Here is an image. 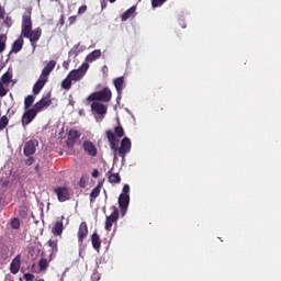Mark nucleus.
<instances>
[{
    "mask_svg": "<svg viewBox=\"0 0 281 281\" xmlns=\"http://www.w3.org/2000/svg\"><path fill=\"white\" fill-rule=\"evenodd\" d=\"M2 9H3V7H1V4H0V12H2Z\"/></svg>",
    "mask_w": 281,
    "mask_h": 281,
    "instance_id": "nucleus-48",
    "label": "nucleus"
},
{
    "mask_svg": "<svg viewBox=\"0 0 281 281\" xmlns=\"http://www.w3.org/2000/svg\"><path fill=\"white\" fill-rule=\"evenodd\" d=\"M108 181L110 183H121L122 178L120 177V173H113L112 170L108 172Z\"/></svg>",
    "mask_w": 281,
    "mask_h": 281,
    "instance_id": "nucleus-24",
    "label": "nucleus"
},
{
    "mask_svg": "<svg viewBox=\"0 0 281 281\" xmlns=\"http://www.w3.org/2000/svg\"><path fill=\"white\" fill-rule=\"evenodd\" d=\"M72 85H74V81L67 75V77L61 81V89H65V91H69Z\"/></svg>",
    "mask_w": 281,
    "mask_h": 281,
    "instance_id": "nucleus-26",
    "label": "nucleus"
},
{
    "mask_svg": "<svg viewBox=\"0 0 281 281\" xmlns=\"http://www.w3.org/2000/svg\"><path fill=\"white\" fill-rule=\"evenodd\" d=\"M87 71H89V64L83 63L79 68L72 69L68 74V78H70L72 82H80V80H82L85 76H87Z\"/></svg>",
    "mask_w": 281,
    "mask_h": 281,
    "instance_id": "nucleus-4",
    "label": "nucleus"
},
{
    "mask_svg": "<svg viewBox=\"0 0 281 281\" xmlns=\"http://www.w3.org/2000/svg\"><path fill=\"white\" fill-rule=\"evenodd\" d=\"M82 148L87 155L90 157H98V147L91 140H85L82 144Z\"/></svg>",
    "mask_w": 281,
    "mask_h": 281,
    "instance_id": "nucleus-12",
    "label": "nucleus"
},
{
    "mask_svg": "<svg viewBox=\"0 0 281 281\" xmlns=\"http://www.w3.org/2000/svg\"><path fill=\"white\" fill-rule=\"evenodd\" d=\"M113 82L117 94L122 95V91H124V77H117Z\"/></svg>",
    "mask_w": 281,
    "mask_h": 281,
    "instance_id": "nucleus-20",
    "label": "nucleus"
},
{
    "mask_svg": "<svg viewBox=\"0 0 281 281\" xmlns=\"http://www.w3.org/2000/svg\"><path fill=\"white\" fill-rule=\"evenodd\" d=\"M113 97L111 89L103 88L101 91H97L89 95L88 100L92 102H111V98Z\"/></svg>",
    "mask_w": 281,
    "mask_h": 281,
    "instance_id": "nucleus-3",
    "label": "nucleus"
},
{
    "mask_svg": "<svg viewBox=\"0 0 281 281\" xmlns=\"http://www.w3.org/2000/svg\"><path fill=\"white\" fill-rule=\"evenodd\" d=\"M3 25L10 30L12 27V18L10 15H7L3 20Z\"/></svg>",
    "mask_w": 281,
    "mask_h": 281,
    "instance_id": "nucleus-34",
    "label": "nucleus"
},
{
    "mask_svg": "<svg viewBox=\"0 0 281 281\" xmlns=\"http://www.w3.org/2000/svg\"><path fill=\"white\" fill-rule=\"evenodd\" d=\"M54 192L57 194V199L60 203H65V201L71 199V193L67 187H57L54 189Z\"/></svg>",
    "mask_w": 281,
    "mask_h": 281,
    "instance_id": "nucleus-7",
    "label": "nucleus"
},
{
    "mask_svg": "<svg viewBox=\"0 0 281 281\" xmlns=\"http://www.w3.org/2000/svg\"><path fill=\"white\" fill-rule=\"evenodd\" d=\"M10 120H8V116L3 115L0 119V131H3V128H5V126H8Z\"/></svg>",
    "mask_w": 281,
    "mask_h": 281,
    "instance_id": "nucleus-30",
    "label": "nucleus"
},
{
    "mask_svg": "<svg viewBox=\"0 0 281 281\" xmlns=\"http://www.w3.org/2000/svg\"><path fill=\"white\" fill-rule=\"evenodd\" d=\"M116 0H109L110 3H115Z\"/></svg>",
    "mask_w": 281,
    "mask_h": 281,
    "instance_id": "nucleus-47",
    "label": "nucleus"
},
{
    "mask_svg": "<svg viewBox=\"0 0 281 281\" xmlns=\"http://www.w3.org/2000/svg\"><path fill=\"white\" fill-rule=\"evenodd\" d=\"M85 12H87V5L86 4L79 7V9H78V14H85Z\"/></svg>",
    "mask_w": 281,
    "mask_h": 281,
    "instance_id": "nucleus-38",
    "label": "nucleus"
},
{
    "mask_svg": "<svg viewBox=\"0 0 281 281\" xmlns=\"http://www.w3.org/2000/svg\"><path fill=\"white\" fill-rule=\"evenodd\" d=\"M54 69H56V60H49L43 68L40 76H42V78H46V80H49V74H52Z\"/></svg>",
    "mask_w": 281,
    "mask_h": 281,
    "instance_id": "nucleus-14",
    "label": "nucleus"
},
{
    "mask_svg": "<svg viewBox=\"0 0 281 281\" xmlns=\"http://www.w3.org/2000/svg\"><path fill=\"white\" fill-rule=\"evenodd\" d=\"M168 0H151L153 8H161L162 4L166 3Z\"/></svg>",
    "mask_w": 281,
    "mask_h": 281,
    "instance_id": "nucleus-32",
    "label": "nucleus"
},
{
    "mask_svg": "<svg viewBox=\"0 0 281 281\" xmlns=\"http://www.w3.org/2000/svg\"><path fill=\"white\" fill-rule=\"evenodd\" d=\"M21 270V255H18L14 257V259L10 263V272L13 273V276H16L19 271Z\"/></svg>",
    "mask_w": 281,
    "mask_h": 281,
    "instance_id": "nucleus-16",
    "label": "nucleus"
},
{
    "mask_svg": "<svg viewBox=\"0 0 281 281\" xmlns=\"http://www.w3.org/2000/svg\"><path fill=\"white\" fill-rule=\"evenodd\" d=\"M38 267L41 271H45L49 267V263L47 262V259H41L38 262Z\"/></svg>",
    "mask_w": 281,
    "mask_h": 281,
    "instance_id": "nucleus-31",
    "label": "nucleus"
},
{
    "mask_svg": "<svg viewBox=\"0 0 281 281\" xmlns=\"http://www.w3.org/2000/svg\"><path fill=\"white\" fill-rule=\"evenodd\" d=\"M91 243H92L93 249H95L97 251H100V248L102 247V239H100V235H98V233H93L91 235Z\"/></svg>",
    "mask_w": 281,
    "mask_h": 281,
    "instance_id": "nucleus-18",
    "label": "nucleus"
},
{
    "mask_svg": "<svg viewBox=\"0 0 281 281\" xmlns=\"http://www.w3.org/2000/svg\"><path fill=\"white\" fill-rule=\"evenodd\" d=\"M5 95H8V90L5 89L3 83L0 81V98H3Z\"/></svg>",
    "mask_w": 281,
    "mask_h": 281,
    "instance_id": "nucleus-35",
    "label": "nucleus"
},
{
    "mask_svg": "<svg viewBox=\"0 0 281 281\" xmlns=\"http://www.w3.org/2000/svg\"><path fill=\"white\" fill-rule=\"evenodd\" d=\"M92 177H93L94 179H98V177H100V171H98V169H94V170L92 171Z\"/></svg>",
    "mask_w": 281,
    "mask_h": 281,
    "instance_id": "nucleus-41",
    "label": "nucleus"
},
{
    "mask_svg": "<svg viewBox=\"0 0 281 281\" xmlns=\"http://www.w3.org/2000/svg\"><path fill=\"white\" fill-rule=\"evenodd\" d=\"M48 247H50L48 262H52V260L56 258V254H58V238L56 237L50 238L48 240Z\"/></svg>",
    "mask_w": 281,
    "mask_h": 281,
    "instance_id": "nucleus-13",
    "label": "nucleus"
},
{
    "mask_svg": "<svg viewBox=\"0 0 281 281\" xmlns=\"http://www.w3.org/2000/svg\"><path fill=\"white\" fill-rule=\"evenodd\" d=\"M49 79H46L45 77L40 76V78L36 80V82L33 86V94L38 95L41 91L43 90V87L47 85Z\"/></svg>",
    "mask_w": 281,
    "mask_h": 281,
    "instance_id": "nucleus-15",
    "label": "nucleus"
},
{
    "mask_svg": "<svg viewBox=\"0 0 281 281\" xmlns=\"http://www.w3.org/2000/svg\"><path fill=\"white\" fill-rule=\"evenodd\" d=\"M7 41H8V35L0 34V54H3V52H5Z\"/></svg>",
    "mask_w": 281,
    "mask_h": 281,
    "instance_id": "nucleus-28",
    "label": "nucleus"
},
{
    "mask_svg": "<svg viewBox=\"0 0 281 281\" xmlns=\"http://www.w3.org/2000/svg\"><path fill=\"white\" fill-rule=\"evenodd\" d=\"M11 80H12V75H10V72H5L2 75L0 82H2V85H10Z\"/></svg>",
    "mask_w": 281,
    "mask_h": 281,
    "instance_id": "nucleus-29",
    "label": "nucleus"
},
{
    "mask_svg": "<svg viewBox=\"0 0 281 281\" xmlns=\"http://www.w3.org/2000/svg\"><path fill=\"white\" fill-rule=\"evenodd\" d=\"M135 10H137L136 7H132L130 9H127L122 15H121V20L122 21H128L130 16H133V14H135Z\"/></svg>",
    "mask_w": 281,
    "mask_h": 281,
    "instance_id": "nucleus-25",
    "label": "nucleus"
},
{
    "mask_svg": "<svg viewBox=\"0 0 281 281\" xmlns=\"http://www.w3.org/2000/svg\"><path fill=\"white\" fill-rule=\"evenodd\" d=\"M34 100H36V97H34L33 94H29L24 99V109H30L34 104Z\"/></svg>",
    "mask_w": 281,
    "mask_h": 281,
    "instance_id": "nucleus-27",
    "label": "nucleus"
},
{
    "mask_svg": "<svg viewBox=\"0 0 281 281\" xmlns=\"http://www.w3.org/2000/svg\"><path fill=\"white\" fill-rule=\"evenodd\" d=\"M119 220H120V211L117 210V207L113 206V212L111 213V215L106 216V220H105L106 232H110L111 227H113V224L117 223Z\"/></svg>",
    "mask_w": 281,
    "mask_h": 281,
    "instance_id": "nucleus-8",
    "label": "nucleus"
},
{
    "mask_svg": "<svg viewBox=\"0 0 281 281\" xmlns=\"http://www.w3.org/2000/svg\"><path fill=\"white\" fill-rule=\"evenodd\" d=\"M91 109L94 113H97V115H106V105H104L103 103L100 102H92L91 104Z\"/></svg>",
    "mask_w": 281,
    "mask_h": 281,
    "instance_id": "nucleus-17",
    "label": "nucleus"
},
{
    "mask_svg": "<svg viewBox=\"0 0 281 281\" xmlns=\"http://www.w3.org/2000/svg\"><path fill=\"white\" fill-rule=\"evenodd\" d=\"M24 280H25V281H34V274H32V273H25V274H24Z\"/></svg>",
    "mask_w": 281,
    "mask_h": 281,
    "instance_id": "nucleus-37",
    "label": "nucleus"
},
{
    "mask_svg": "<svg viewBox=\"0 0 281 281\" xmlns=\"http://www.w3.org/2000/svg\"><path fill=\"white\" fill-rule=\"evenodd\" d=\"M25 112L22 115V126H27L36 120V115H38V112L34 108L24 109Z\"/></svg>",
    "mask_w": 281,
    "mask_h": 281,
    "instance_id": "nucleus-5",
    "label": "nucleus"
},
{
    "mask_svg": "<svg viewBox=\"0 0 281 281\" xmlns=\"http://www.w3.org/2000/svg\"><path fill=\"white\" fill-rule=\"evenodd\" d=\"M59 23H60V25H65V15L60 16Z\"/></svg>",
    "mask_w": 281,
    "mask_h": 281,
    "instance_id": "nucleus-44",
    "label": "nucleus"
},
{
    "mask_svg": "<svg viewBox=\"0 0 281 281\" xmlns=\"http://www.w3.org/2000/svg\"><path fill=\"white\" fill-rule=\"evenodd\" d=\"M79 137H80V132H78L77 130H70L68 132L67 144H74V142H76V139H79Z\"/></svg>",
    "mask_w": 281,
    "mask_h": 281,
    "instance_id": "nucleus-22",
    "label": "nucleus"
},
{
    "mask_svg": "<svg viewBox=\"0 0 281 281\" xmlns=\"http://www.w3.org/2000/svg\"><path fill=\"white\" fill-rule=\"evenodd\" d=\"M32 164H34V157L30 156V157L25 160V166H32Z\"/></svg>",
    "mask_w": 281,
    "mask_h": 281,
    "instance_id": "nucleus-39",
    "label": "nucleus"
},
{
    "mask_svg": "<svg viewBox=\"0 0 281 281\" xmlns=\"http://www.w3.org/2000/svg\"><path fill=\"white\" fill-rule=\"evenodd\" d=\"M48 106H52V99H49V97L42 98L33 105L37 113H41V111H45V109H47Z\"/></svg>",
    "mask_w": 281,
    "mask_h": 281,
    "instance_id": "nucleus-11",
    "label": "nucleus"
},
{
    "mask_svg": "<svg viewBox=\"0 0 281 281\" xmlns=\"http://www.w3.org/2000/svg\"><path fill=\"white\" fill-rule=\"evenodd\" d=\"M131 203V195L126 193H121L119 195V207L121 209L122 216H126L128 211V204Z\"/></svg>",
    "mask_w": 281,
    "mask_h": 281,
    "instance_id": "nucleus-6",
    "label": "nucleus"
},
{
    "mask_svg": "<svg viewBox=\"0 0 281 281\" xmlns=\"http://www.w3.org/2000/svg\"><path fill=\"white\" fill-rule=\"evenodd\" d=\"M64 229L63 221L56 222L52 228V234H54V236H60Z\"/></svg>",
    "mask_w": 281,
    "mask_h": 281,
    "instance_id": "nucleus-21",
    "label": "nucleus"
},
{
    "mask_svg": "<svg viewBox=\"0 0 281 281\" xmlns=\"http://www.w3.org/2000/svg\"><path fill=\"white\" fill-rule=\"evenodd\" d=\"M71 54H75V56H77L78 54H76L75 50H70L69 55L71 56Z\"/></svg>",
    "mask_w": 281,
    "mask_h": 281,
    "instance_id": "nucleus-46",
    "label": "nucleus"
},
{
    "mask_svg": "<svg viewBox=\"0 0 281 281\" xmlns=\"http://www.w3.org/2000/svg\"><path fill=\"white\" fill-rule=\"evenodd\" d=\"M41 36H43V29L38 26L32 30V9H29L22 15L21 35L13 42L11 54H19L23 49V38H29L33 50L36 49V43L41 41Z\"/></svg>",
    "mask_w": 281,
    "mask_h": 281,
    "instance_id": "nucleus-1",
    "label": "nucleus"
},
{
    "mask_svg": "<svg viewBox=\"0 0 281 281\" xmlns=\"http://www.w3.org/2000/svg\"><path fill=\"white\" fill-rule=\"evenodd\" d=\"M41 167L38 165L35 166V172H40Z\"/></svg>",
    "mask_w": 281,
    "mask_h": 281,
    "instance_id": "nucleus-45",
    "label": "nucleus"
},
{
    "mask_svg": "<svg viewBox=\"0 0 281 281\" xmlns=\"http://www.w3.org/2000/svg\"><path fill=\"white\" fill-rule=\"evenodd\" d=\"M131 192V187L128 184H124L123 194H128Z\"/></svg>",
    "mask_w": 281,
    "mask_h": 281,
    "instance_id": "nucleus-40",
    "label": "nucleus"
},
{
    "mask_svg": "<svg viewBox=\"0 0 281 281\" xmlns=\"http://www.w3.org/2000/svg\"><path fill=\"white\" fill-rule=\"evenodd\" d=\"M100 190H102V182H99L98 186L94 189H92L90 193L91 203H93V201H95V199L100 196Z\"/></svg>",
    "mask_w": 281,
    "mask_h": 281,
    "instance_id": "nucleus-23",
    "label": "nucleus"
},
{
    "mask_svg": "<svg viewBox=\"0 0 281 281\" xmlns=\"http://www.w3.org/2000/svg\"><path fill=\"white\" fill-rule=\"evenodd\" d=\"M68 21H69V25H74V23H75L76 21H78V15H71V16H69Z\"/></svg>",
    "mask_w": 281,
    "mask_h": 281,
    "instance_id": "nucleus-36",
    "label": "nucleus"
},
{
    "mask_svg": "<svg viewBox=\"0 0 281 281\" xmlns=\"http://www.w3.org/2000/svg\"><path fill=\"white\" fill-rule=\"evenodd\" d=\"M100 56H102V50L94 49L93 52L87 55L86 63H95V60H98Z\"/></svg>",
    "mask_w": 281,
    "mask_h": 281,
    "instance_id": "nucleus-19",
    "label": "nucleus"
},
{
    "mask_svg": "<svg viewBox=\"0 0 281 281\" xmlns=\"http://www.w3.org/2000/svg\"><path fill=\"white\" fill-rule=\"evenodd\" d=\"M0 19L3 21L5 20V9L2 8V11L0 12Z\"/></svg>",
    "mask_w": 281,
    "mask_h": 281,
    "instance_id": "nucleus-42",
    "label": "nucleus"
},
{
    "mask_svg": "<svg viewBox=\"0 0 281 281\" xmlns=\"http://www.w3.org/2000/svg\"><path fill=\"white\" fill-rule=\"evenodd\" d=\"M11 227L12 229H19V227H21V221L14 217L13 220H11Z\"/></svg>",
    "mask_w": 281,
    "mask_h": 281,
    "instance_id": "nucleus-33",
    "label": "nucleus"
},
{
    "mask_svg": "<svg viewBox=\"0 0 281 281\" xmlns=\"http://www.w3.org/2000/svg\"><path fill=\"white\" fill-rule=\"evenodd\" d=\"M38 2L41 1V0H37Z\"/></svg>",
    "mask_w": 281,
    "mask_h": 281,
    "instance_id": "nucleus-50",
    "label": "nucleus"
},
{
    "mask_svg": "<svg viewBox=\"0 0 281 281\" xmlns=\"http://www.w3.org/2000/svg\"><path fill=\"white\" fill-rule=\"evenodd\" d=\"M77 236L79 245H82L85 243V238L89 236V226L87 225V222L80 223Z\"/></svg>",
    "mask_w": 281,
    "mask_h": 281,
    "instance_id": "nucleus-10",
    "label": "nucleus"
},
{
    "mask_svg": "<svg viewBox=\"0 0 281 281\" xmlns=\"http://www.w3.org/2000/svg\"><path fill=\"white\" fill-rule=\"evenodd\" d=\"M105 135L108 137L111 150L117 153L119 157H122V159H124L126 155L131 153V138L124 137V127H122V124L119 123L117 126L114 127V133L111 130L105 131ZM121 137L124 138L121 140V146L119 147L117 142H120Z\"/></svg>",
    "mask_w": 281,
    "mask_h": 281,
    "instance_id": "nucleus-2",
    "label": "nucleus"
},
{
    "mask_svg": "<svg viewBox=\"0 0 281 281\" xmlns=\"http://www.w3.org/2000/svg\"><path fill=\"white\" fill-rule=\"evenodd\" d=\"M63 66L67 69V64H65V63H64V65H63Z\"/></svg>",
    "mask_w": 281,
    "mask_h": 281,
    "instance_id": "nucleus-49",
    "label": "nucleus"
},
{
    "mask_svg": "<svg viewBox=\"0 0 281 281\" xmlns=\"http://www.w3.org/2000/svg\"><path fill=\"white\" fill-rule=\"evenodd\" d=\"M106 8V0L101 1V9L104 10Z\"/></svg>",
    "mask_w": 281,
    "mask_h": 281,
    "instance_id": "nucleus-43",
    "label": "nucleus"
},
{
    "mask_svg": "<svg viewBox=\"0 0 281 281\" xmlns=\"http://www.w3.org/2000/svg\"><path fill=\"white\" fill-rule=\"evenodd\" d=\"M37 146H38V140H36V139L27 140L24 144V149H23L25 157H32V155H34L36 153Z\"/></svg>",
    "mask_w": 281,
    "mask_h": 281,
    "instance_id": "nucleus-9",
    "label": "nucleus"
}]
</instances>
